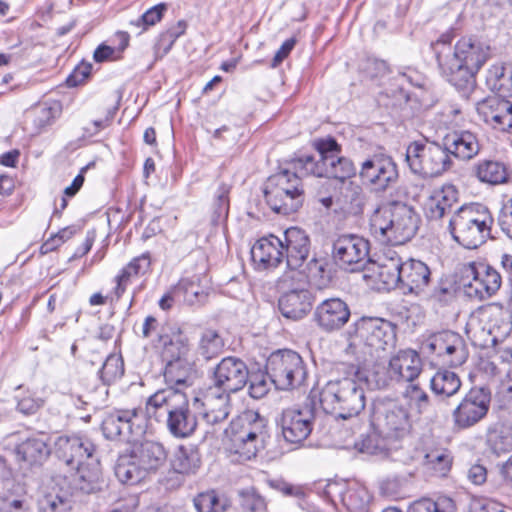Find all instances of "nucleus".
I'll return each instance as SVG.
<instances>
[{"label":"nucleus","mask_w":512,"mask_h":512,"mask_svg":"<svg viewBox=\"0 0 512 512\" xmlns=\"http://www.w3.org/2000/svg\"><path fill=\"white\" fill-rule=\"evenodd\" d=\"M452 33L432 44L441 75L464 96L475 88L476 74L491 57L490 44L476 36H464L452 45Z\"/></svg>","instance_id":"obj_1"},{"label":"nucleus","mask_w":512,"mask_h":512,"mask_svg":"<svg viewBox=\"0 0 512 512\" xmlns=\"http://www.w3.org/2000/svg\"><path fill=\"white\" fill-rule=\"evenodd\" d=\"M389 384L386 376L375 371L364 376L357 371L354 377H345L329 381L322 389L320 403L323 410L341 419L357 416L365 408L366 397L364 385L373 389H382Z\"/></svg>","instance_id":"obj_2"},{"label":"nucleus","mask_w":512,"mask_h":512,"mask_svg":"<svg viewBox=\"0 0 512 512\" xmlns=\"http://www.w3.org/2000/svg\"><path fill=\"white\" fill-rule=\"evenodd\" d=\"M146 415L165 422L176 438L191 436L197 427L196 415L190 410L187 395L180 389L167 387L152 394L146 401Z\"/></svg>","instance_id":"obj_3"},{"label":"nucleus","mask_w":512,"mask_h":512,"mask_svg":"<svg viewBox=\"0 0 512 512\" xmlns=\"http://www.w3.org/2000/svg\"><path fill=\"white\" fill-rule=\"evenodd\" d=\"M420 218L414 208L406 203L392 201L373 212L370 228L382 243L403 245L416 234Z\"/></svg>","instance_id":"obj_4"},{"label":"nucleus","mask_w":512,"mask_h":512,"mask_svg":"<svg viewBox=\"0 0 512 512\" xmlns=\"http://www.w3.org/2000/svg\"><path fill=\"white\" fill-rule=\"evenodd\" d=\"M165 447L155 441L134 444L131 449L120 455L114 471L118 480L124 484L135 485L155 474L167 463Z\"/></svg>","instance_id":"obj_5"},{"label":"nucleus","mask_w":512,"mask_h":512,"mask_svg":"<svg viewBox=\"0 0 512 512\" xmlns=\"http://www.w3.org/2000/svg\"><path fill=\"white\" fill-rule=\"evenodd\" d=\"M494 218L482 204L472 203L458 208L449 221L455 241L467 249H475L493 238Z\"/></svg>","instance_id":"obj_6"},{"label":"nucleus","mask_w":512,"mask_h":512,"mask_svg":"<svg viewBox=\"0 0 512 512\" xmlns=\"http://www.w3.org/2000/svg\"><path fill=\"white\" fill-rule=\"evenodd\" d=\"M225 433L229 452L237 455L238 461H247L264 448L266 420L257 412L246 411L231 421Z\"/></svg>","instance_id":"obj_7"},{"label":"nucleus","mask_w":512,"mask_h":512,"mask_svg":"<svg viewBox=\"0 0 512 512\" xmlns=\"http://www.w3.org/2000/svg\"><path fill=\"white\" fill-rule=\"evenodd\" d=\"M297 159L292 161L294 171L284 169L271 175L264 186V197L268 206L276 213L289 215L296 212L304 202V187Z\"/></svg>","instance_id":"obj_8"},{"label":"nucleus","mask_w":512,"mask_h":512,"mask_svg":"<svg viewBox=\"0 0 512 512\" xmlns=\"http://www.w3.org/2000/svg\"><path fill=\"white\" fill-rule=\"evenodd\" d=\"M405 161L413 174L423 178L440 176L453 164L443 144L429 141L411 142L406 149Z\"/></svg>","instance_id":"obj_9"},{"label":"nucleus","mask_w":512,"mask_h":512,"mask_svg":"<svg viewBox=\"0 0 512 512\" xmlns=\"http://www.w3.org/2000/svg\"><path fill=\"white\" fill-rule=\"evenodd\" d=\"M370 423L383 438L400 439L408 435L411 429L408 410L390 398H377L373 401Z\"/></svg>","instance_id":"obj_10"},{"label":"nucleus","mask_w":512,"mask_h":512,"mask_svg":"<svg viewBox=\"0 0 512 512\" xmlns=\"http://www.w3.org/2000/svg\"><path fill=\"white\" fill-rule=\"evenodd\" d=\"M266 373L281 390L300 386L307 374L302 357L288 349L278 350L268 357Z\"/></svg>","instance_id":"obj_11"},{"label":"nucleus","mask_w":512,"mask_h":512,"mask_svg":"<svg viewBox=\"0 0 512 512\" xmlns=\"http://www.w3.org/2000/svg\"><path fill=\"white\" fill-rule=\"evenodd\" d=\"M280 284L286 291L279 299V309L288 319L300 320L312 309L313 297L306 286V276L301 272L285 273Z\"/></svg>","instance_id":"obj_12"},{"label":"nucleus","mask_w":512,"mask_h":512,"mask_svg":"<svg viewBox=\"0 0 512 512\" xmlns=\"http://www.w3.org/2000/svg\"><path fill=\"white\" fill-rule=\"evenodd\" d=\"M460 283L468 297L484 300L500 289L502 277L487 263L469 262L460 269Z\"/></svg>","instance_id":"obj_13"},{"label":"nucleus","mask_w":512,"mask_h":512,"mask_svg":"<svg viewBox=\"0 0 512 512\" xmlns=\"http://www.w3.org/2000/svg\"><path fill=\"white\" fill-rule=\"evenodd\" d=\"M359 176L373 190L385 192L398 182L399 171L390 155L375 153L361 163Z\"/></svg>","instance_id":"obj_14"},{"label":"nucleus","mask_w":512,"mask_h":512,"mask_svg":"<svg viewBox=\"0 0 512 512\" xmlns=\"http://www.w3.org/2000/svg\"><path fill=\"white\" fill-rule=\"evenodd\" d=\"M355 337L370 349V353L395 347L396 326L382 318L362 317L355 324Z\"/></svg>","instance_id":"obj_15"},{"label":"nucleus","mask_w":512,"mask_h":512,"mask_svg":"<svg viewBox=\"0 0 512 512\" xmlns=\"http://www.w3.org/2000/svg\"><path fill=\"white\" fill-rule=\"evenodd\" d=\"M491 395L484 387L471 388L452 412L454 426L468 429L479 423L488 413Z\"/></svg>","instance_id":"obj_16"},{"label":"nucleus","mask_w":512,"mask_h":512,"mask_svg":"<svg viewBox=\"0 0 512 512\" xmlns=\"http://www.w3.org/2000/svg\"><path fill=\"white\" fill-rule=\"evenodd\" d=\"M369 248V242L363 237L345 234L334 241L332 256L339 267L354 272L367 263Z\"/></svg>","instance_id":"obj_17"},{"label":"nucleus","mask_w":512,"mask_h":512,"mask_svg":"<svg viewBox=\"0 0 512 512\" xmlns=\"http://www.w3.org/2000/svg\"><path fill=\"white\" fill-rule=\"evenodd\" d=\"M144 417L138 408L120 409L109 413L102 421L104 436L110 440L129 441L133 435L144 432Z\"/></svg>","instance_id":"obj_18"},{"label":"nucleus","mask_w":512,"mask_h":512,"mask_svg":"<svg viewBox=\"0 0 512 512\" xmlns=\"http://www.w3.org/2000/svg\"><path fill=\"white\" fill-rule=\"evenodd\" d=\"M325 495L334 505L341 502L349 512H369L372 496L359 482L328 483Z\"/></svg>","instance_id":"obj_19"},{"label":"nucleus","mask_w":512,"mask_h":512,"mask_svg":"<svg viewBox=\"0 0 512 512\" xmlns=\"http://www.w3.org/2000/svg\"><path fill=\"white\" fill-rule=\"evenodd\" d=\"M295 167H299L302 174H312L318 177L334 178L341 182L349 181L352 176L356 174V169L353 162L346 158L337 156L335 158L328 157L325 164L320 165L315 163V160L310 155L297 158Z\"/></svg>","instance_id":"obj_20"},{"label":"nucleus","mask_w":512,"mask_h":512,"mask_svg":"<svg viewBox=\"0 0 512 512\" xmlns=\"http://www.w3.org/2000/svg\"><path fill=\"white\" fill-rule=\"evenodd\" d=\"M230 396V392L212 384L205 389L201 398H195V403L200 402L203 407V422L212 427V431L207 430L206 433L214 432L227 419L230 413Z\"/></svg>","instance_id":"obj_21"},{"label":"nucleus","mask_w":512,"mask_h":512,"mask_svg":"<svg viewBox=\"0 0 512 512\" xmlns=\"http://www.w3.org/2000/svg\"><path fill=\"white\" fill-rule=\"evenodd\" d=\"M249 380V370L240 358L228 356L223 358L214 368L213 385L230 392L242 390Z\"/></svg>","instance_id":"obj_22"},{"label":"nucleus","mask_w":512,"mask_h":512,"mask_svg":"<svg viewBox=\"0 0 512 512\" xmlns=\"http://www.w3.org/2000/svg\"><path fill=\"white\" fill-rule=\"evenodd\" d=\"M313 414L310 410L288 408L277 418L284 440L291 444H300L312 431Z\"/></svg>","instance_id":"obj_23"},{"label":"nucleus","mask_w":512,"mask_h":512,"mask_svg":"<svg viewBox=\"0 0 512 512\" xmlns=\"http://www.w3.org/2000/svg\"><path fill=\"white\" fill-rule=\"evenodd\" d=\"M476 111L493 129L512 133V103L504 97H487L477 103Z\"/></svg>","instance_id":"obj_24"},{"label":"nucleus","mask_w":512,"mask_h":512,"mask_svg":"<svg viewBox=\"0 0 512 512\" xmlns=\"http://www.w3.org/2000/svg\"><path fill=\"white\" fill-rule=\"evenodd\" d=\"M95 446L88 438L80 436H59L55 441V454L67 466L79 468L86 460L92 459Z\"/></svg>","instance_id":"obj_25"},{"label":"nucleus","mask_w":512,"mask_h":512,"mask_svg":"<svg viewBox=\"0 0 512 512\" xmlns=\"http://www.w3.org/2000/svg\"><path fill=\"white\" fill-rule=\"evenodd\" d=\"M350 309L340 298L322 301L315 309L314 319L317 325L326 332L341 329L350 318Z\"/></svg>","instance_id":"obj_26"},{"label":"nucleus","mask_w":512,"mask_h":512,"mask_svg":"<svg viewBox=\"0 0 512 512\" xmlns=\"http://www.w3.org/2000/svg\"><path fill=\"white\" fill-rule=\"evenodd\" d=\"M162 356L168 362L187 360L190 355L188 336L176 325H165L159 334Z\"/></svg>","instance_id":"obj_27"},{"label":"nucleus","mask_w":512,"mask_h":512,"mask_svg":"<svg viewBox=\"0 0 512 512\" xmlns=\"http://www.w3.org/2000/svg\"><path fill=\"white\" fill-rule=\"evenodd\" d=\"M251 258L259 270L277 267L284 259L283 240L274 235L259 239L251 248Z\"/></svg>","instance_id":"obj_28"},{"label":"nucleus","mask_w":512,"mask_h":512,"mask_svg":"<svg viewBox=\"0 0 512 512\" xmlns=\"http://www.w3.org/2000/svg\"><path fill=\"white\" fill-rule=\"evenodd\" d=\"M442 144L450 158L454 156L463 161L473 159L480 151V143L477 136L467 130L448 132L443 137Z\"/></svg>","instance_id":"obj_29"},{"label":"nucleus","mask_w":512,"mask_h":512,"mask_svg":"<svg viewBox=\"0 0 512 512\" xmlns=\"http://www.w3.org/2000/svg\"><path fill=\"white\" fill-rule=\"evenodd\" d=\"M284 257L290 270L300 269L310 252V239L300 228L291 227L284 232Z\"/></svg>","instance_id":"obj_30"},{"label":"nucleus","mask_w":512,"mask_h":512,"mask_svg":"<svg viewBox=\"0 0 512 512\" xmlns=\"http://www.w3.org/2000/svg\"><path fill=\"white\" fill-rule=\"evenodd\" d=\"M422 371V361L418 353L407 349L399 351L389 361V379L413 382Z\"/></svg>","instance_id":"obj_31"},{"label":"nucleus","mask_w":512,"mask_h":512,"mask_svg":"<svg viewBox=\"0 0 512 512\" xmlns=\"http://www.w3.org/2000/svg\"><path fill=\"white\" fill-rule=\"evenodd\" d=\"M431 271L422 261L409 259L401 261L400 284L402 288L408 289L410 293L420 295L426 292L431 280Z\"/></svg>","instance_id":"obj_32"},{"label":"nucleus","mask_w":512,"mask_h":512,"mask_svg":"<svg viewBox=\"0 0 512 512\" xmlns=\"http://www.w3.org/2000/svg\"><path fill=\"white\" fill-rule=\"evenodd\" d=\"M458 201V193L453 185L435 190L425 203V213L430 220H439L450 214Z\"/></svg>","instance_id":"obj_33"},{"label":"nucleus","mask_w":512,"mask_h":512,"mask_svg":"<svg viewBox=\"0 0 512 512\" xmlns=\"http://www.w3.org/2000/svg\"><path fill=\"white\" fill-rule=\"evenodd\" d=\"M17 460L23 466L42 464L50 454L44 435L30 437L15 448Z\"/></svg>","instance_id":"obj_34"},{"label":"nucleus","mask_w":512,"mask_h":512,"mask_svg":"<svg viewBox=\"0 0 512 512\" xmlns=\"http://www.w3.org/2000/svg\"><path fill=\"white\" fill-rule=\"evenodd\" d=\"M337 189L335 203L342 210L351 214H358L362 211L365 194L360 184L352 180L344 181L338 184Z\"/></svg>","instance_id":"obj_35"},{"label":"nucleus","mask_w":512,"mask_h":512,"mask_svg":"<svg viewBox=\"0 0 512 512\" xmlns=\"http://www.w3.org/2000/svg\"><path fill=\"white\" fill-rule=\"evenodd\" d=\"M195 375L194 363L190 359L168 362L164 370V378L169 387L181 391L193 385Z\"/></svg>","instance_id":"obj_36"},{"label":"nucleus","mask_w":512,"mask_h":512,"mask_svg":"<svg viewBox=\"0 0 512 512\" xmlns=\"http://www.w3.org/2000/svg\"><path fill=\"white\" fill-rule=\"evenodd\" d=\"M62 107L59 102H42L29 111L32 119L33 128L36 134L42 133L47 127L51 126L61 115Z\"/></svg>","instance_id":"obj_37"},{"label":"nucleus","mask_w":512,"mask_h":512,"mask_svg":"<svg viewBox=\"0 0 512 512\" xmlns=\"http://www.w3.org/2000/svg\"><path fill=\"white\" fill-rule=\"evenodd\" d=\"M473 174L483 183L502 184L508 180V171L504 163L494 160H481L473 166Z\"/></svg>","instance_id":"obj_38"},{"label":"nucleus","mask_w":512,"mask_h":512,"mask_svg":"<svg viewBox=\"0 0 512 512\" xmlns=\"http://www.w3.org/2000/svg\"><path fill=\"white\" fill-rule=\"evenodd\" d=\"M486 442L493 453L500 455L512 450V424L498 422L488 428Z\"/></svg>","instance_id":"obj_39"},{"label":"nucleus","mask_w":512,"mask_h":512,"mask_svg":"<svg viewBox=\"0 0 512 512\" xmlns=\"http://www.w3.org/2000/svg\"><path fill=\"white\" fill-rule=\"evenodd\" d=\"M200 455L192 447L180 446L171 459V468L176 474H192L200 467Z\"/></svg>","instance_id":"obj_40"},{"label":"nucleus","mask_w":512,"mask_h":512,"mask_svg":"<svg viewBox=\"0 0 512 512\" xmlns=\"http://www.w3.org/2000/svg\"><path fill=\"white\" fill-rule=\"evenodd\" d=\"M174 293L178 295L179 302L182 301L188 305L199 304L203 302L206 297L197 276L181 279L178 284L174 286Z\"/></svg>","instance_id":"obj_41"},{"label":"nucleus","mask_w":512,"mask_h":512,"mask_svg":"<svg viewBox=\"0 0 512 512\" xmlns=\"http://www.w3.org/2000/svg\"><path fill=\"white\" fill-rule=\"evenodd\" d=\"M430 386L436 395L451 397L460 390L461 380L455 372L442 370L431 378Z\"/></svg>","instance_id":"obj_42"},{"label":"nucleus","mask_w":512,"mask_h":512,"mask_svg":"<svg viewBox=\"0 0 512 512\" xmlns=\"http://www.w3.org/2000/svg\"><path fill=\"white\" fill-rule=\"evenodd\" d=\"M224 345V340L218 331L208 328L200 334L197 352L205 360H210L222 352Z\"/></svg>","instance_id":"obj_43"},{"label":"nucleus","mask_w":512,"mask_h":512,"mask_svg":"<svg viewBox=\"0 0 512 512\" xmlns=\"http://www.w3.org/2000/svg\"><path fill=\"white\" fill-rule=\"evenodd\" d=\"M488 82L497 90L501 97L512 95V68L503 64H495L488 71Z\"/></svg>","instance_id":"obj_44"},{"label":"nucleus","mask_w":512,"mask_h":512,"mask_svg":"<svg viewBox=\"0 0 512 512\" xmlns=\"http://www.w3.org/2000/svg\"><path fill=\"white\" fill-rule=\"evenodd\" d=\"M76 469L73 483L79 491L91 494L101 489L102 480L98 468L88 469L86 465H81Z\"/></svg>","instance_id":"obj_45"},{"label":"nucleus","mask_w":512,"mask_h":512,"mask_svg":"<svg viewBox=\"0 0 512 512\" xmlns=\"http://www.w3.org/2000/svg\"><path fill=\"white\" fill-rule=\"evenodd\" d=\"M42 512H69L72 508V498L67 491L52 488L39 501Z\"/></svg>","instance_id":"obj_46"},{"label":"nucleus","mask_w":512,"mask_h":512,"mask_svg":"<svg viewBox=\"0 0 512 512\" xmlns=\"http://www.w3.org/2000/svg\"><path fill=\"white\" fill-rule=\"evenodd\" d=\"M186 29L187 22L179 20L175 25L162 32L154 47L156 57L162 58L166 55L173 47L175 41L185 34Z\"/></svg>","instance_id":"obj_47"},{"label":"nucleus","mask_w":512,"mask_h":512,"mask_svg":"<svg viewBox=\"0 0 512 512\" xmlns=\"http://www.w3.org/2000/svg\"><path fill=\"white\" fill-rule=\"evenodd\" d=\"M193 503L197 512H225L229 507V501L214 490L199 493Z\"/></svg>","instance_id":"obj_48"},{"label":"nucleus","mask_w":512,"mask_h":512,"mask_svg":"<svg viewBox=\"0 0 512 512\" xmlns=\"http://www.w3.org/2000/svg\"><path fill=\"white\" fill-rule=\"evenodd\" d=\"M487 329L491 336V342L496 343L505 339L510 334L512 331V321L507 313L496 310L490 314Z\"/></svg>","instance_id":"obj_49"},{"label":"nucleus","mask_w":512,"mask_h":512,"mask_svg":"<svg viewBox=\"0 0 512 512\" xmlns=\"http://www.w3.org/2000/svg\"><path fill=\"white\" fill-rule=\"evenodd\" d=\"M451 340V344L446 346L440 358L450 366L457 367L467 360L468 351L462 337L458 333H454Z\"/></svg>","instance_id":"obj_50"},{"label":"nucleus","mask_w":512,"mask_h":512,"mask_svg":"<svg viewBox=\"0 0 512 512\" xmlns=\"http://www.w3.org/2000/svg\"><path fill=\"white\" fill-rule=\"evenodd\" d=\"M401 259L390 257L378 265V277L386 286L400 284Z\"/></svg>","instance_id":"obj_51"},{"label":"nucleus","mask_w":512,"mask_h":512,"mask_svg":"<svg viewBox=\"0 0 512 512\" xmlns=\"http://www.w3.org/2000/svg\"><path fill=\"white\" fill-rule=\"evenodd\" d=\"M124 373V363L121 356L109 355L103 363L99 374L105 384H110L119 379Z\"/></svg>","instance_id":"obj_52"},{"label":"nucleus","mask_w":512,"mask_h":512,"mask_svg":"<svg viewBox=\"0 0 512 512\" xmlns=\"http://www.w3.org/2000/svg\"><path fill=\"white\" fill-rule=\"evenodd\" d=\"M168 6L165 3L157 4L150 9H148L145 13H143L140 17L130 22V25L141 28L140 33L146 31L148 28L156 25L160 22L164 16V13L167 11Z\"/></svg>","instance_id":"obj_53"},{"label":"nucleus","mask_w":512,"mask_h":512,"mask_svg":"<svg viewBox=\"0 0 512 512\" xmlns=\"http://www.w3.org/2000/svg\"><path fill=\"white\" fill-rule=\"evenodd\" d=\"M230 186L227 184H220L216 192V200L214 203V212L212 221L218 224L220 221L226 219L229 211V198Z\"/></svg>","instance_id":"obj_54"},{"label":"nucleus","mask_w":512,"mask_h":512,"mask_svg":"<svg viewBox=\"0 0 512 512\" xmlns=\"http://www.w3.org/2000/svg\"><path fill=\"white\" fill-rule=\"evenodd\" d=\"M241 507L245 512H267L266 503L253 488L239 492Z\"/></svg>","instance_id":"obj_55"},{"label":"nucleus","mask_w":512,"mask_h":512,"mask_svg":"<svg viewBox=\"0 0 512 512\" xmlns=\"http://www.w3.org/2000/svg\"><path fill=\"white\" fill-rule=\"evenodd\" d=\"M425 463L444 475L450 468L451 458L446 450H433L425 455Z\"/></svg>","instance_id":"obj_56"},{"label":"nucleus","mask_w":512,"mask_h":512,"mask_svg":"<svg viewBox=\"0 0 512 512\" xmlns=\"http://www.w3.org/2000/svg\"><path fill=\"white\" fill-rule=\"evenodd\" d=\"M455 332L443 331L431 336L428 340L427 347L430 352L436 354L438 357L442 355L446 346L451 344V338Z\"/></svg>","instance_id":"obj_57"},{"label":"nucleus","mask_w":512,"mask_h":512,"mask_svg":"<svg viewBox=\"0 0 512 512\" xmlns=\"http://www.w3.org/2000/svg\"><path fill=\"white\" fill-rule=\"evenodd\" d=\"M249 395L254 399L263 398L270 390V385L263 375L249 376Z\"/></svg>","instance_id":"obj_58"},{"label":"nucleus","mask_w":512,"mask_h":512,"mask_svg":"<svg viewBox=\"0 0 512 512\" xmlns=\"http://www.w3.org/2000/svg\"><path fill=\"white\" fill-rule=\"evenodd\" d=\"M317 150L320 154V160L316 163H319L320 165L325 164V160L328 157H331L332 159L339 156L340 153V146L336 142V140L329 138L326 140H320L317 143Z\"/></svg>","instance_id":"obj_59"},{"label":"nucleus","mask_w":512,"mask_h":512,"mask_svg":"<svg viewBox=\"0 0 512 512\" xmlns=\"http://www.w3.org/2000/svg\"><path fill=\"white\" fill-rule=\"evenodd\" d=\"M498 225L512 240V198L501 208L498 214Z\"/></svg>","instance_id":"obj_60"},{"label":"nucleus","mask_w":512,"mask_h":512,"mask_svg":"<svg viewBox=\"0 0 512 512\" xmlns=\"http://www.w3.org/2000/svg\"><path fill=\"white\" fill-rule=\"evenodd\" d=\"M75 234L74 227H66L60 230L54 237L47 240L41 247L43 253H47L61 245Z\"/></svg>","instance_id":"obj_61"},{"label":"nucleus","mask_w":512,"mask_h":512,"mask_svg":"<svg viewBox=\"0 0 512 512\" xmlns=\"http://www.w3.org/2000/svg\"><path fill=\"white\" fill-rule=\"evenodd\" d=\"M26 510L27 504L23 499L11 496L0 497V512H24Z\"/></svg>","instance_id":"obj_62"},{"label":"nucleus","mask_w":512,"mask_h":512,"mask_svg":"<svg viewBox=\"0 0 512 512\" xmlns=\"http://www.w3.org/2000/svg\"><path fill=\"white\" fill-rule=\"evenodd\" d=\"M407 387L406 394L410 399L417 403L420 409L428 405L429 396L428 394L418 385L413 382Z\"/></svg>","instance_id":"obj_63"},{"label":"nucleus","mask_w":512,"mask_h":512,"mask_svg":"<svg viewBox=\"0 0 512 512\" xmlns=\"http://www.w3.org/2000/svg\"><path fill=\"white\" fill-rule=\"evenodd\" d=\"M472 512H504L503 506L493 500L481 499L473 502Z\"/></svg>","instance_id":"obj_64"}]
</instances>
